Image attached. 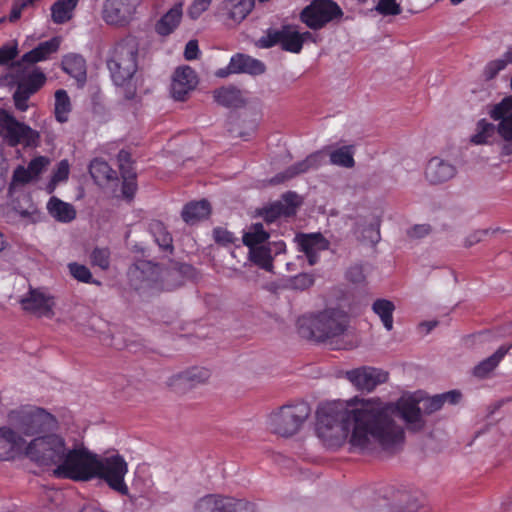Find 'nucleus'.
I'll use <instances>...</instances> for the list:
<instances>
[{
    "mask_svg": "<svg viewBox=\"0 0 512 512\" xmlns=\"http://www.w3.org/2000/svg\"><path fill=\"white\" fill-rule=\"evenodd\" d=\"M359 408L347 409L340 401L320 404L316 412V434L323 445L338 449L349 444L350 452L372 454L378 450L376 436L383 432L381 423L367 410L365 399Z\"/></svg>",
    "mask_w": 512,
    "mask_h": 512,
    "instance_id": "1",
    "label": "nucleus"
},
{
    "mask_svg": "<svg viewBox=\"0 0 512 512\" xmlns=\"http://www.w3.org/2000/svg\"><path fill=\"white\" fill-rule=\"evenodd\" d=\"M367 410L372 411L374 419H377L383 432L376 436L378 449L385 452H394L405 440V432L402 426L396 423L394 416L398 413L405 421L408 430L418 432L424 427L419 403L412 399H400L396 403L384 402L378 397L365 399Z\"/></svg>",
    "mask_w": 512,
    "mask_h": 512,
    "instance_id": "2",
    "label": "nucleus"
},
{
    "mask_svg": "<svg viewBox=\"0 0 512 512\" xmlns=\"http://www.w3.org/2000/svg\"><path fill=\"white\" fill-rule=\"evenodd\" d=\"M138 44L134 38L127 37L117 42L110 50L107 67L113 83L124 88V97L132 100L136 87L131 81L138 69Z\"/></svg>",
    "mask_w": 512,
    "mask_h": 512,
    "instance_id": "3",
    "label": "nucleus"
},
{
    "mask_svg": "<svg viewBox=\"0 0 512 512\" xmlns=\"http://www.w3.org/2000/svg\"><path fill=\"white\" fill-rule=\"evenodd\" d=\"M349 325V315L338 308L302 316L297 321L299 334L306 339L324 342L341 336Z\"/></svg>",
    "mask_w": 512,
    "mask_h": 512,
    "instance_id": "4",
    "label": "nucleus"
},
{
    "mask_svg": "<svg viewBox=\"0 0 512 512\" xmlns=\"http://www.w3.org/2000/svg\"><path fill=\"white\" fill-rule=\"evenodd\" d=\"M98 454L83 445L69 448L60 465L54 468L57 478L76 482H88L94 479V471Z\"/></svg>",
    "mask_w": 512,
    "mask_h": 512,
    "instance_id": "5",
    "label": "nucleus"
},
{
    "mask_svg": "<svg viewBox=\"0 0 512 512\" xmlns=\"http://www.w3.org/2000/svg\"><path fill=\"white\" fill-rule=\"evenodd\" d=\"M10 425L25 436L46 433L57 427L54 415L39 407H21L8 413Z\"/></svg>",
    "mask_w": 512,
    "mask_h": 512,
    "instance_id": "6",
    "label": "nucleus"
},
{
    "mask_svg": "<svg viewBox=\"0 0 512 512\" xmlns=\"http://www.w3.org/2000/svg\"><path fill=\"white\" fill-rule=\"evenodd\" d=\"M68 447L57 434H45L32 439L26 446L25 456L39 466L60 465Z\"/></svg>",
    "mask_w": 512,
    "mask_h": 512,
    "instance_id": "7",
    "label": "nucleus"
},
{
    "mask_svg": "<svg viewBox=\"0 0 512 512\" xmlns=\"http://www.w3.org/2000/svg\"><path fill=\"white\" fill-rule=\"evenodd\" d=\"M128 463L125 458L116 453L110 456H97L94 479L104 482L112 491L127 496L129 488L125 482L128 473Z\"/></svg>",
    "mask_w": 512,
    "mask_h": 512,
    "instance_id": "8",
    "label": "nucleus"
},
{
    "mask_svg": "<svg viewBox=\"0 0 512 512\" xmlns=\"http://www.w3.org/2000/svg\"><path fill=\"white\" fill-rule=\"evenodd\" d=\"M310 414L309 406L302 402L295 405H284L271 414L269 425L271 430L283 437L296 434Z\"/></svg>",
    "mask_w": 512,
    "mask_h": 512,
    "instance_id": "9",
    "label": "nucleus"
},
{
    "mask_svg": "<svg viewBox=\"0 0 512 512\" xmlns=\"http://www.w3.org/2000/svg\"><path fill=\"white\" fill-rule=\"evenodd\" d=\"M342 14L341 8L332 0H313L301 11L300 20L310 29L318 30Z\"/></svg>",
    "mask_w": 512,
    "mask_h": 512,
    "instance_id": "10",
    "label": "nucleus"
},
{
    "mask_svg": "<svg viewBox=\"0 0 512 512\" xmlns=\"http://www.w3.org/2000/svg\"><path fill=\"white\" fill-rule=\"evenodd\" d=\"M0 135L14 147L18 144L32 145L39 138L37 131L15 119L8 111L0 109Z\"/></svg>",
    "mask_w": 512,
    "mask_h": 512,
    "instance_id": "11",
    "label": "nucleus"
},
{
    "mask_svg": "<svg viewBox=\"0 0 512 512\" xmlns=\"http://www.w3.org/2000/svg\"><path fill=\"white\" fill-rule=\"evenodd\" d=\"M308 36H310L309 32L299 33L286 25L281 29L269 30L259 42L263 48L279 45L284 51L299 53Z\"/></svg>",
    "mask_w": 512,
    "mask_h": 512,
    "instance_id": "12",
    "label": "nucleus"
},
{
    "mask_svg": "<svg viewBox=\"0 0 512 512\" xmlns=\"http://www.w3.org/2000/svg\"><path fill=\"white\" fill-rule=\"evenodd\" d=\"M141 2L142 0H106L102 18L108 25L125 27L133 20Z\"/></svg>",
    "mask_w": 512,
    "mask_h": 512,
    "instance_id": "13",
    "label": "nucleus"
},
{
    "mask_svg": "<svg viewBox=\"0 0 512 512\" xmlns=\"http://www.w3.org/2000/svg\"><path fill=\"white\" fill-rule=\"evenodd\" d=\"M196 510L197 512H255V506L242 499L210 494L197 502Z\"/></svg>",
    "mask_w": 512,
    "mask_h": 512,
    "instance_id": "14",
    "label": "nucleus"
},
{
    "mask_svg": "<svg viewBox=\"0 0 512 512\" xmlns=\"http://www.w3.org/2000/svg\"><path fill=\"white\" fill-rule=\"evenodd\" d=\"M161 268L150 261L139 260L128 270V278L135 290L152 288L160 279Z\"/></svg>",
    "mask_w": 512,
    "mask_h": 512,
    "instance_id": "15",
    "label": "nucleus"
},
{
    "mask_svg": "<svg viewBox=\"0 0 512 512\" xmlns=\"http://www.w3.org/2000/svg\"><path fill=\"white\" fill-rule=\"evenodd\" d=\"M346 378L358 389L373 391L388 380V372L370 366H362L346 372Z\"/></svg>",
    "mask_w": 512,
    "mask_h": 512,
    "instance_id": "16",
    "label": "nucleus"
},
{
    "mask_svg": "<svg viewBox=\"0 0 512 512\" xmlns=\"http://www.w3.org/2000/svg\"><path fill=\"white\" fill-rule=\"evenodd\" d=\"M25 439L12 427H0V461L15 460L26 451Z\"/></svg>",
    "mask_w": 512,
    "mask_h": 512,
    "instance_id": "17",
    "label": "nucleus"
},
{
    "mask_svg": "<svg viewBox=\"0 0 512 512\" xmlns=\"http://www.w3.org/2000/svg\"><path fill=\"white\" fill-rule=\"evenodd\" d=\"M295 192H287L282 196V201H275L257 210V215L266 223H273L280 217H291L296 214L298 202Z\"/></svg>",
    "mask_w": 512,
    "mask_h": 512,
    "instance_id": "18",
    "label": "nucleus"
},
{
    "mask_svg": "<svg viewBox=\"0 0 512 512\" xmlns=\"http://www.w3.org/2000/svg\"><path fill=\"white\" fill-rule=\"evenodd\" d=\"M197 84L198 76L195 70L189 66L178 67L172 77L171 96L177 101H184Z\"/></svg>",
    "mask_w": 512,
    "mask_h": 512,
    "instance_id": "19",
    "label": "nucleus"
},
{
    "mask_svg": "<svg viewBox=\"0 0 512 512\" xmlns=\"http://www.w3.org/2000/svg\"><path fill=\"white\" fill-rule=\"evenodd\" d=\"M23 310L38 316L52 314L53 299L40 289H30L20 301Z\"/></svg>",
    "mask_w": 512,
    "mask_h": 512,
    "instance_id": "20",
    "label": "nucleus"
},
{
    "mask_svg": "<svg viewBox=\"0 0 512 512\" xmlns=\"http://www.w3.org/2000/svg\"><path fill=\"white\" fill-rule=\"evenodd\" d=\"M296 241L299 251L305 254L311 266L318 262L320 251L328 248L327 240L320 233L298 234Z\"/></svg>",
    "mask_w": 512,
    "mask_h": 512,
    "instance_id": "21",
    "label": "nucleus"
},
{
    "mask_svg": "<svg viewBox=\"0 0 512 512\" xmlns=\"http://www.w3.org/2000/svg\"><path fill=\"white\" fill-rule=\"evenodd\" d=\"M325 161V153L323 151H317L308 155L304 160L295 163L294 165L288 167L284 173L278 174L274 182L280 183L287 179H291L296 175L301 173H305L310 169H316L320 167Z\"/></svg>",
    "mask_w": 512,
    "mask_h": 512,
    "instance_id": "22",
    "label": "nucleus"
},
{
    "mask_svg": "<svg viewBox=\"0 0 512 512\" xmlns=\"http://www.w3.org/2000/svg\"><path fill=\"white\" fill-rule=\"evenodd\" d=\"M210 377V371L204 367H193L173 376L169 385L175 390L182 391L196 384L203 383Z\"/></svg>",
    "mask_w": 512,
    "mask_h": 512,
    "instance_id": "23",
    "label": "nucleus"
},
{
    "mask_svg": "<svg viewBox=\"0 0 512 512\" xmlns=\"http://www.w3.org/2000/svg\"><path fill=\"white\" fill-rule=\"evenodd\" d=\"M455 173L456 169L452 164L438 157L430 159L425 170L426 178L432 184L445 182L454 177Z\"/></svg>",
    "mask_w": 512,
    "mask_h": 512,
    "instance_id": "24",
    "label": "nucleus"
},
{
    "mask_svg": "<svg viewBox=\"0 0 512 512\" xmlns=\"http://www.w3.org/2000/svg\"><path fill=\"white\" fill-rule=\"evenodd\" d=\"M183 4L176 3L155 23V32L160 36H169L180 25L183 16Z\"/></svg>",
    "mask_w": 512,
    "mask_h": 512,
    "instance_id": "25",
    "label": "nucleus"
},
{
    "mask_svg": "<svg viewBox=\"0 0 512 512\" xmlns=\"http://www.w3.org/2000/svg\"><path fill=\"white\" fill-rule=\"evenodd\" d=\"M60 47V39L53 37L47 41L39 43L35 48L25 53L21 61L27 64H35L44 61L50 57L51 54L56 53Z\"/></svg>",
    "mask_w": 512,
    "mask_h": 512,
    "instance_id": "26",
    "label": "nucleus"
},
{
    "mask_svg": "<svg viewBox=\"0 0 512 512\" xmlns=\"http://www.w3.org/2000/svg\"><path fill=\"white\" fill-rule=\"evenodd\" d=\"M230 70L232 73L259 75L265 72V65L260 60L238 53L230 59Z\"/></svg>",
    "mask_w": 512,
    "mask_h": 512,
    "instance_id": "27",
    "label": "nucleus"
},
{
    "mask_svg": "<svg viewBox=\"0 0 512 512\" xmlns=\"http://www.w3.org/2000/svg\"><path fill=\"white\" fill-rule=\"evenodd\" d=\"M89 173L97 185H108L118 181L117 172L110 165L100 159L94 158L89 165Z\"/></svg>",
    "mask_w": 512,
    "mask_h": 512,
    "instance_id": "28",
    "label": "nucleus"
},
{
    "mask_svg": "<svg viewBox=\"0 0 512 512\" xmlns=\"http://www.w3.org/2000/svg\"><path fill=\"white\" fill-rule=\"evenodd\" d=\"M79 0H56L50 7L51 21L57 25L68 23L74 18Z\"/></svg>",
    "mask_w": 512,
    "mask_h": 512,
    "instance_id": "29",
    "label": "nucleus"
},
{
    "mask_svg": "<svg viewBox=\"0 0 512 512\" xmlns=\"http://www.w3.org/2000/svg\"><path fill=\"white\" fill-rule=\"evenodd\" d=\"M254 5V0H225L223 2V10L228 19L239 24L253 10Z\"/></svg>",
    "mask_w": 512,
    "mask_h": 512,
    "instance_id": "30",
    "label": "nucleus"
},
{
    "mask_svg": "<svg viewBox=\"0 0 512 512\" xmlns=\"http://www.w3.org/2000/svg\"><path fill=\"white\" fill-rule=\"evenodd\" d=\"M211 213L210 203L202 199L187 203L182 210L181 216L184 222L193 225L198 221L208 218Z\"/></svg>",
    "mask_w": 512,
    "mask_h": 512,
    "instance_id": "31",
    "label": "nucleus"
},
{
    "mask_svg": "<svg viewBox=\"0 0 512 512\" xmlns=\"http://www.w3.org/2000/svg\"><path fill=\"white\" fill-rule=\"evenodd\" d=\"M62 69L64 72L75 78L78 83L86 81V60L83 56L75 53L65 55L62 59Z\"/></svg>",
    "mask_w": 512,
    "mask_h": 512,
    "instance_id": "32",
    "label": "nucleus"
},
{
    "mask_svg": "<svg viewBox=\"0 0 512 512\" xmlns=\"http://www.w3.org/2000/svg\"><path fill=\"white\" fill-rule=\"evenodd\" d=\"M49 214L59 222L68 223L75 219L76 211L73 205L53 196L47 203Z\"/></svg>",
    "mask_w": 512,
    "mask_h": 512,
    "instance_id": "33",
    "label": "nucleus"
},
{
    "mask_svg": "<svg viewBox=\"0 0 512 512\" xmlns=\"http://www.w3.org/2000/svg\"><path fill=\"white\" fill-rule=\"evenodd\" d=\"M511 346H501L494 354L482 360L473 369V375L477 378H486L502 361Z\"/></svg>",
    "mask_w": 512,
    "mask_h": 512,
    "instance_id": "34",
    "label": "nucleus"
},
{
    "mask_svg": "<svg viewBox=\"0 0 512 512\" xmlns=\"http://www.w3.org/2000/svg\"><path fill=\"white\" fill-rule=\"evenodd\" d=\"M215 101L228 108H237L244 105V99L239 89L234 86L221 87L214 91Z\"/></svg>",
    "mask_w": 512,
    "mask_h": 512,
    "instance_id": "35",
    "label": "nucleus"
},
{
    "mask_svg": "<svg viewBox=\"0 0 512 512\" xmlns=\"http://www.w3.org/2000/svg\"><path fill=\"white\" fill-rule=\"evenodd\" d=\"M149 230L162 251L169 253L173 252V238L161 221H152L149 224Z\"/></svg>",
    "mask_w": 512,
    "mask_h": 512,
    "instance_id": "36",
    "label": "nucleus"
},
{
    "mask_svg": "<svg viewBox=\"0 0 512 512\" xmlns=\"http://www.w3.org/2000/svg\"><path fill=\"white\" fill-rule=\"evenodd\" d=\"M250 260L258 267L271 272L273 269V256L271 243L249 248Z\"/></svg>",
    "mask_w": 512,
    "mask_h": 512,
    "instance_id": "37",
    "label": "nucleus"
},
{
    "mask_svg": "<svg viewBox=\"0 0 512 512\" xmlns=\"http://www.w3.org/2000/svg\"><path fill=\"white\" fill-rule=\"evenodd\" d=\"M373 312L380 318L387 331L393 329V312L395 305L387 299H377L372 305Z\"/></svg>",
    "mask_w": 512,
    "mask_h": 512,
    "instance_id": "38",
    "label": "nucleus"
},
{
    "mask_svg": "<svg viewBox=\"0 0 512 512\" xmlns=\"http://www.w3.org/2000/svg\"><path fill=\"white\" fill-rule=\"evenodd\" d=\"M269 233L264 229L262 223H254L249 230L244 233L242 240L248 248L264 245L269 239Z\"/></svg>",
    "mask_w": 512,
    "mask_h": 512,
    "instance_id": "39",
    "label": "nucleus"
},
{
    "mask_svg": "<svg viewBox=\"0 0 512 512\" xmlns=\"http://www.w3.org/2000/svg\"><path fill=\"white\" fill-rule=\"evenodd\" d=\"M71 111V102L68 93L64 89L55 92L54 114L58 122L64 123L68 120Z\"/></svg>",
    "mask_w": 512,
    "mask_h": 512,
    "instance_id": "40",
    "label": "nucleus"
},
{
    "mask_svg": "<svg viewBox=\"0 0 512 512\" xmlns=\"http://www.w3.org/2000/svg\"><path fill=\"white\" fill-rule=\"evenodd\" d=\"M391 512H430V508L419 503L415 496L403 494L399 503L393 507Z\"/></svg>",
    "mask_w": 512,
    "mask_h": 512,
    "instance_id": "41",
    "label": "nucleus"
},
{
    "mask_svg": "<svg viewBox=\"0 0 512 512\" xmlns=\"http://www.w3.org/2000/svg\"><path fill=\"white\" fill-rule=\"evenodd\" d=\"M352 148V146H342L333 150L329 154L330 163L345 168H352L355 164Z\"/></svg>",
    "mask_w": 512,
    "mask_h": 512,
    "instance_id": "42",
    "label": "nucleus"
},
{
    "mask_svg": "<svg viewBox=\"0 0 512 512\" xmlns=\"http://www.w3.org/2000/svg\"><path fill=\"white\" fill-rule=\"evenodd\" d=\"M496 127L488 122L486 119L478 121L476 126V133L471 137V142L476 145L487 144L494 136Z\"/></svg>",
    "mask_w": 512,
    "mask_h": 512,
    "instance_id": "43",
    "label": "nucleus"
},
{
    "mask_svg": "<svg viewBox=\"0 0 512 512\" xmlns=\"http://www.w3.org/2000/svg\"><path fill=\"white\" fill-rule=\"evenodd\" d=\"M496 131L499 136L507 142L503 146V153L506 155L512 154V116L500 118Z\"/></svg>",
    "mask_w": 512,
    "mask_h": 512,
    "instance_id": "44",
    "label": "nucleus"
},
{
    "mask_svg": "<svg viewBox=\"0 0 512 512\" xmlns=\"http://www.w3.org/2000/svg\"><path fill=\"white\" fill-rule=\"evenodd\" d=\"M68 269L71 276L79 282L101 285V282L93 278L91 271L85 265L72 262L68 264Z\"/></svg>",
    "mask_w": 512,
    "mask_h": 512,
    "instance_id": "45",
    "label": "nucleus"
},
{
    "mask_svg": "<svg viewBox=\"0 0 512 512\" xmlns=\"http://www.w3.org/2000/svg\"><path fill=\"white\" fill-rule=\"evenodd\" d=\"M46 82V76L43 72L35 70L28 74L19 85L24 88L28 93H36Z\"/></svg>",
    "mask_w": 512,
    "mask_h": 512,
    "instance_id": "46",
    "label": "nucleus"
},
{
    "mask_svg": "<svg viewBox=\"0 0 512 512\" xmlns=\"http://www.w3.org/2000/svg\"><path fill=\"white\" fill-rule=\"evenodd\" d=\"M126 175H122V186L121 193L124 199L132 201L138 189L137 185V174L136 172H125Z\"/></svg>",
    "mask_w": 512,
    "mask_h": 512,
    "instance_id": "47",
    "label": "nucleus"
},
{
    "mask_svg": "<svg viewBox=\"0 0 512 512\" xmlns=\"http://www.w3.org/2000/svg\"><path fill=\"white\" fill-rule=\"evenodd\" d=\"M489 114L493 120L512 117V96H507L503 98L498 104H496L491 109Z\"/></svg>",
    "mask_w": 512,
    "mask_h": 512,
    "instance_id": "48",
    "label": "nucleus"
},
{
    "mask_svg": "<svg viewBox=\"0 0 512 512\" xmlns=\"http://www.w3.org/2000/svg\"><path fill=\"white\" fill-rule=\"evenodd\" d=\"M90 258L92 265L102 270H107L110 266V250L108 248H94Z\"/></svg>",
    "mask_w": 512,
    "mask_h": 512,
    "instance_id": "49",
    "label": "nucleus"
},
{
    "mask_svg": "<svg viewBox=\"0 0 512 512\" xmlns=\"http://www.w3.org/2000/svg\"><path fill=\"white\" fill-rule=\"evenodd\" d=\"M375 9L382 16H396L402 13V7L397 0H378Z\"/></svg>",
    "mask_w": 512,
    "mask_h": 512,
    "instance_id": "50",
    "label": "nucleus"
},
{
    "mask_svg": "<svg viewBox=\"0 0 512 512\" xmlns=\"http://www.w3.org/2000/svg\"><path fill=\"white\" fill-rule=\"evenodd\" d=\"M290 287L305 290L314 284V276L309 273H300L289 280Z\"/></svg>",
    "mask_w": 512,
    "mask_h": 512,
    "instance_id": "51",
    "label": "nucleus"
},
{
    "mask_svg": "<svg viewBox=\"0 0 512 512\" xmlns=\"http://www.w3.org/2000/svg\"><path fill=\"white\" fill-rule=\"evenodd\" d=\"M18 55V45L16 42L7 43L0 47V65H7Z\"/></svg>",
    "mask_w": 512,
    "mask_h": 512,
    "instance_id": "52",
    "label": "nucleus"
},
{
    "mask_svg": "<svg viewBox=\"0 0 512 512\" xmlns=\"http://www.w3.org/2000/svg\"><path fill=\"white\" fill-rule=\"evenodd\" d=\"M117 160H118V165H119V170H120V174L121 176L122 175H126L125 172H136L135 171V168H134V163L132 161V157H131V154L122 149L119 151L118 155H117Z\"/></svg>",
    "mask_w": 512,
    "mask_h": 512,
    "instance_id": "53",
    "label": "nucleus"
},
{
    "mask_svg": "<svg viewBox=\"0 0 512 512\" xmlns=\"http://www.w3.org/2000/svg\"><path fill=\"white\" fill-rule=\"evenodd\" d=\"M32 94L28 93L27 90L21 88V85H18L17 90L14 92L13 100L15 107L20 111H26L28 108V100Z\"/></svg>",
    "mask_w": 512,
    "mask_h": 512,
    "instance_id": "54",
    "label": "nucleus"
},
{
    "mask_svg": "<svg viewBox=\"0 0 512 512\" xmlns=\"http://www.w3.org/2000/svg\"><path fill=\"white\" fill-rule=\"evenodd\" d=\"M212 0H194L188 8V15L191 19H198L202 13L208 10Z\"/></svg>",
    "mask_w": 512,
    "mask_h": 512,
    "instance_id": "55",
    "label": "nucleus"
},
{
    "mask_svg": "<svg viewBox=\"0 0 512 512\" xmlns=\"http://www.w3.org/2000/svg\"><path fill=\"white\" fill-rule=\"evenodd\" d=\"M509 61L504 56V59H496L489 62L485 67V76L488 79L494 78L500 71L506 68Z\"/></svg>",
    "mask_w": 512,
    "mask_h": 512,
    "instance_id": "56",
    "label": "nucleus"
},
{
    "mask_svg": "<svg viewBox=\"0 0 512 512\" xmlns=\"http://www.w3.org/2000/svg\"><path fill=\"white\" fill-rule=\"evenodd\" d=\"M422 409L425 413L431 414L436 412L442 408L444 405L441 394L435 395L433 397H429L422 400Z\"/></svg>",
    "mask_w": 512,
    "mask_h": 512,
    "instance_id": "57",
    "label": "nucleus"
},
{
    "mask_svg": "<svg viewBox=\"0 0 512 512\" xmlns=\"http://www.w3.org/2000/svg\"><path fill=\"white\" fill-rule=\"evenodd\" d=\"M213 233L214 239L218 244L229 245L236 241L234 233L228 231L227 229L217 227L214 229Z\"/></svg>",
    "mask_w": 512,
    "mask_h": 512,
    "instance_id": "58",
    "label": "nucleus"
},
{
    "mask_svg": "<svg viewBox=\"0 0 512 512\" xmlns=\"http://www.w3.org/2000/svg\"><path fill=\"white\" fill-rule=\"evenodd\" d=\"M69 177V163L67 160H62L58 163L57 168L52 176L53 183L66 181Z\"/></svg>",
    "mask_w": 512,
    "mask_h": 512,
    "instance_id": "59",
    "label": "nucleus"
},
{
    "mask_svg": "<svg viewBox=\"0 0 512 512\" xmlns=\"http://www.w3.org/2000/svg\"><path fill=\"white\" fill-rule=\"evenodd\" d=\"M32 179L33 177L30 174L29 170L27 168H24L23 166H18L13 172V183L25 184L30 182Z\"/></svg>",
    "mask_w": 512,
    "mask_h": 512,
    "instance_id": "60",
    "label": "nucleus"
},
{
    "mask_svg": "<svg viewBox=\"0 0 512 512\" xmlns=\"http://www.w3.org/2000/svg\"><path fill=\"white\" fill-rule=\"evenodd\" d=\"M46 163H47L46 159L42 156H39V157L32 159L29 162L27 169L29 170L32 177L34 178V177L38 176L43 171Z\"/></svg>",
    "mask_w": 512,
    "mask_h": 512,
    "instance_id": "61",
    "label": "nucleus"
},
{
    "mask_svg": "<svg viewBox=\"0 0 512 512\" xmlns=\"http://www.w3.org/2000/svg\"><path fill=\"white\" fill-rule=\"evenodd\" d=\"M430 231H431L430 225H428V224H417V225H414L412 228H410L407 231V235L410 238L419 239V238H423L426 235H428L430 233Z\"/></svg>",
    "mask_w": 512,
    "mask_h": 512,
    "instance_id": "62",
    "label": "nucleus"
},
{
    "mask_svg": "<svg viewBox=\"0 0 512 512\" xmlns=\"http://www.w3.org/2000/svg\"><path fill=\"white\" fill-rule=\"evenodd\" d=\"M27 7L28 5L24 0H15L8 17L9 21H17L21 17L22 11Z\"/></svg>",
    "mask_w": 512,
    "mask_h": 512,
    "instance_id": "63",
    "label": "nucleus"
},
{
    "mask_svg": "<svg viewBox=\"0 0 512 512\" xmlns=\"http://www.w3.org/2000/svg\"><path fill=\"white\" fill-rule=\"evenodd\" d=\"M347 279L352 283H361L364 281L365 276L361 266L355 265L348 269L346 273Z\"/></svg>",
    "mask_w": 512,
    "mask_h": 512,
    "instance_id": "64",
    "label": "nucleus"
}]
</instances>
